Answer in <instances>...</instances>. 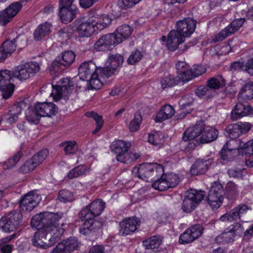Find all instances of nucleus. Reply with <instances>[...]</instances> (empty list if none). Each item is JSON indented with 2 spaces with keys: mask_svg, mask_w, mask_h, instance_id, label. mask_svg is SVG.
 Here are the masks:
<instances>
[{
  "mask_svg": "<svg viewBox=\"0 0 253 253\" xmlns=\"http://www.w3.org/2000/svg\"><path fill=\"white\" fill-rule=\"evenodd\" d=\"M161 243V240L159 237L153 236L143 242V245L147 249H153L157 248Z\"/></svg>",
  "mask_w": 253,
  "mask_h": 253,
  "instance_id": "obj_41",
  "label": "nucleus"
},
{
  "mask_svg": "<svg viewBox=\"0 0 253 253\" xmlns=\"http://www.w3.org/2000/svg\"><path fill=\"white\" fill-rule=\"evenodd\" d=\"M130 146V144L129 143L122 140H118L112 143L111 149L112 151L116 154V156H117L127 151Z\"/></svg>",
  "mask_w": 253,
  "mask_h": 253,
  "instance_id": "obj_31",
  "label": "nucleus"
},
{
  "mask_svg": "<svg viewBox=\"0 0 253 253\" xmlns=\"http://www.w3.org/2000/svg\"><path fill=\"white\" fill-rule=\"evenodd\" d=\"M165 177L169 188L176 186L179 181V177L174 173H170L166 174L165 175Z\"/></svg>",
  "mask_w": 253,
  "mask_h": 253,
  "instance_id": "obj_55",
  "label": "nucleus"
},
{
  "mask_svg": "<svg viewBox=\"0 0 253 253\" xmlns=\"http://www.w3.org/2000/svg\"><path fill=\"white\" fill-rule=\"evenodd\" d=\"M100 70L101 76L106 78L111 77L112 75L114 74L115 71H116L115 69H113V68L107 64V63H106L105 67Z\"/></svg>",
  "mask_w": 253,
  "mask_h": 253,
  "instance_id": "obj_60",
  "label": "nucleus"
},
{
  "mask_svg": "<svg viewBox=\"0 0 253 253\" xmlns=\"http://www.w3.org/2000/svg\"><path fill=\"white\" fill-rule=\"evenodd\" d=\"M59 13L61 20L67 23L75 17L76 11L73 7H60Z\"/></svg>",
  "mask_w": 253,
  "mask_h": 253,
  "instance_id": "obj_32",
  "label": "nucleus"
},
{
  "mask_svg": "<svg viewBox=\"0 0 253 253\" xmlns=\"http://www.w3.org/2000/svg\"><path fill=\"white\" fill-rule=\"evenodd\" d=\"M225 84V80L221 75H217L207 81V85L211 89H218Z\"/></svg>",
  "mask_w": 253,
  "mask_h": 253,
  "instance_id": "obj_37",
  "label": "nucleus"
},
{
  "mask_svg": "<svg viewBox=\"0 0 253 253\" xmlns=\"http://www.w3.org/2000/svg\"><path fill=\"white\" fill-rule=\"evenodd\" d=\"M22 8V4L19 1L14 2L10 4L8 7L6 8L8 14L13 18L19 12Z\"/></svg>",
  "mask_w": 253,
  "mask_h": 253,
  "instance_id": "obj_51",
  "label": "nucleus"
},
{
  "mask_svg": "<svg viewBox=\"0 0 253 253\" xmlns=\"http://www.w3.org/2000/svg\"><path fill=\"white\" fill-rule=\"evenodd\" d=\"M197 22L193 19L188 17L178 21L176 24V30L184 38H189L195 31Z\"/></svg>",
  "mask_w": 253,
  "mask_h": 253,
  "instance_id": "obj_13",
  "label": "nucleus"
},
{
  "mask_svg": "<svg viewBox=\"0 0 253 253\" xmlns=\"http://www.w3.org/2000/svg\"><path fill=\"white\" fill-rule=\"evenodd\" d=\"M105 203L98 199L92 202L89 205L84 208L79 212V217L84 219H91L99 215L105 208Z\"/></svg>",
  "mask_w": 253,
  "mask_h": 253,
  "instance_id": "obj_6",
  "label": "nucleus"
},
{
  "mask_svg": "<svg viewBox=\"0 0 253 253\" xmlns=\"http://www.w3.org/2000/svg\"><path fill=\"white\" fill-rule=\"evenodd\" d=\"M116 159L118 161L123 163H130L132 162L131 152L128 153L126 151L121 155L116 156Z\"/></svg>",
  "mask_w": 253,
  "mask_h": 253,
  "instance_id": "obj_63",
  "label": "nucleus"
},
{
  "mask_svg": "<svg viewBox=\"0 0 253 253\" xmlns=\"http://www.w3.org/2000/svg\"><path fill=\"white\" fill-rule=\"evenodd\" d=\"M210 159L207 160H198L191 167L190 172L192 175L204 174L211 164Z\"/></svg>",
  "mask_w": 253,
  "mask_h": 253,
  "instance_id": "obj_27",
  "label": "nucleus"
},
{
  "mask_svg": "<svg viewBox=\"0 0 253 253\" xmlns=\"http://www.w3.org/2000/svg\"><path fill=\"white\" fill-rule=\"evenodd\" d=\"M79 245V242L76 237H70L58 243L52 250V253H71L77 250Z\"/></svg>",
  "mask_w": 253,
  "mask_h": 253,
  "instance_id": "obj_14",
  "label": "nucleus"
},
{
  "mask_svg": "<svg viewBox=\"0 0 253 253\" xmlns=\"http://www.w3.org/2000/svg\"><path fill=\"white\" fill-rule=\"evenodd\" d=\"M36 163L32 158L27 160L20 168V171L23 173H28L33 169L37 167Z\"/></svg>",
  "mask_w": 253,
  "mask_h": 253,
  "instance_id": "obj_52",
  "label": "nucleus"
},
{
  "mask_svg": "<svg viewBox=\"0 0 253 253\" xmlns=\"http://www.w3.org/2000/svg\"><path fill=\"white\" fill-rule=\"evenodd\" d=\"M205 192L190 189L187 191L182 204V210L184 212H190L194 210L205 197Z\"/></svg>",
  "mask_w": 253,
  "mask_h": 253,
  "instance_id": "obj_3",
  "label": "nucleus"
},
{
  "mask_svg": "<svg viewBox=\"0 0 253 253\" xmlns=\"http://www.w3.org/2000/svg\"><path fill=\"white\" fill-rule=\"evenodd\" d=\"M117 42L115 34H109L102 36L94 44V48L98 51L108 50L116 45Z\"/></svg>",
  "mask_w": 253,
  "mask_h": 253,
  "instance_id": "obj_15",
  "label": "nucleus"
},
{
  "mask_svg": "<svg viewBox=\"0 0 253 253\" xmlns=\"http://www.w3.org/2000/svg\"><path fill=\"white\" fill-rule=\"evenodd\" d=\"M62 217V213L49 212L34 216L31 224L38 228V230L32 239V245L40 249H46L52 246L64 232V229L58 223Z\"/></svg>",
  "mask_w": 253,
  "mask_h": 253,
  "instance_id": "obj_1",
  "label": "nucleus"
},
{
  "mask_svg": "<svg viewBox=\"0 0 253 253\" xmlns=\"http://www.w3.org/2000/svg\"><path fill=\"white\" fill-rule=\"evenodd\" d=\"M124 60V57L122 55L116 54L110 55L108 57L106 63L112 66L113 69L117 70L119 67L122 66Z\"/></svg>",
  "mask_w": 253,
  "mask_h": 253,
  "instance_id": "obj_38",
  "label": "nucleus"
},
{
  "mask_svg": "<svg viewBox=\"0 0 253 253\" xmlns=\"http://www.w3.org/2000/svg\"><path fill=\"white\" fill-rule=\"evenodd\" d=\"M26 117L28 121L36 124L39 123L40 118L41 117L34 109V110L29 109L26 113Z\"/></svg>",
  "mask_w": 253,
  "mask_h": 253,
  "instance_id": "obj_50",
  "label": "nucleus"
},
{
  "mask_svg": "<svg viewBox=\"0 0 253 253\" xmlns=\"http://www.w3.org/2000/svg\"><path fill=\"white\" fill-rule=\"evenodd\" d=\"M139 226L137 218H129L120 223V234L126 236L134 232Z\"/></svg>",
  "mask_w": 253,
  "mask_h": 253,
  "instance_id": "obj_20",
  "label": "nucleus"
},
{
  "mask_svg": "<svg viewBox=\"0 0 253 253\" xmlns=\"http://www.w3.org/2000/svg\"><path fill=\"white\" fill-rule=\"evenodd\" d=\"M60 146L64 147V151L66 155L74 154L78 150V146L75 141H67L62 143Z\"/></svg>",
  "mask_w": 253,
  "mask_h": 253,
  "instance_id": "obj_43",
  "label": "nucleus"
},
{
  "mask_svg": "<svg viewBox=\"0 0 253 253\" xmlns=\"http://www.w3.org/2000/svg\"><path fill=\"white\" fill-rule=\"evenodd\" d=\"M13 18L10 16L6 9L0 12V24L4 25L8 23Z\"/></svg>",
  "mask_w": 253,
  "mask_h": 253,
  "instance_id": "obj_64",
  "label": "nucleus"
},
{
  "mask_svg": "<svg viewBox=\"0 0 253 253\" xmlns=\"http://www.w3.org/2000/svg\"><path fill=\"white\" fill-rule=\"evenodd\" d=\"M97 17H91L85 20L78 21L76 31L80 37H90L97 32Z\"/></svg>",
  "mask_w": 253,
  "mask_h": 253,
  "instance_id": "obj_8",
  "label": "nucleus"
},
{
  "mask_svg": "<svg viewBox=\"0 0 253 253\" xmlns=\"http://www.w3.org/2000/svg\"><path fill=\"white\" fill-rule=\"evenodd\" d=\"M193 102V98L191 95L183 96L179 101L180 107L183 109L187 106H190Z\"/></svg>",
  "mask_w": 253,
  "mask_h": 253,
  "instance_id": "obj_62",
  "label": "nucleus"
},
{
  "mask_svg": "<svg viewBox=\"0 0 253 253\" xmlns=\"http://www.w3.org/2000/svg\"><path fill=\"white\" fill-rule=\"evenodd\" d=\"M203 129H204L203 122L202 121L197 122L195 126L186 129L182 137L183 140L187 141L194 139L201 134Z\"/></svg>",
  "mask_w": 253,
  "mask_h": 253,
  "instance_id": "obj_24",
  "label": "nucleus"
},
{
  "mask_svg": "<svg viewBox=\"0 0 253 253\" xmlns=\"http://www.w3.org/2000/svg\"><path fill=\"white\" fill-rule=\"evenodd\" d=\"M244 22L245 19L244 18H239L233 20L230 25L216 35L214 41H222L227 37L235 33L242 27Z\"/></svg>",
  "mask_w": 253,
  "mask_h": 253,
  "instance_id": "obj_17",
  "label": "nucleus"
},
{
  "mask_svg": "<svg viewBox=\"0 0 253 253\" xmlns=\"http://www.w3.org/2000/svg\"><path fill=\"white\" fill-rule=\"evenodd\" d=\"M88 81L91 89H98L102 86V82L98 78V76L95 73L90 77Z\"/></svg>",
  "mask_w": 253,
  "mask_h": 253,
  "instance_id": "obj_59",
  "label": "nucleus"
},
{
  "mask_svg": "<svg viewBox=\"0 0 253 253\" xmlns=\"http://www.w3.org/2000/svg\"><path fill=\"white\" fill-rule=\"evenodd\" d=\"M225 192L223 186L218 182H214L209 192L208 202L212 209L218 208L222 203Z\"/></svg>",
  "mask_w": 253,
  "mask_h": 253,
  "instance_id": "obj_7",
  "label": "nucleus"
},
{
  "mask_svg": "<svg viewBox=\"0 0 253 253\" xmlns=\"http://www.w3.org/2000/svg\"><path fill=\"white\" fill-rule=\"evenodd\" d=\"M85 116L93 119L96 122V127L92 131L93 134L96 133L101 128L103 124V121L101 116L98 115L94 112H88L85 113Z\"/></svg>",
  "mask_w": 253,
  "mask_h": 253,
  "instance_id": "obj_40",
  "label": "nucleus"
},
{
  "mask_svg": "<svg viewBox=\"0 0 253 253\" xmlns=\"http://www.w3.org/2000/svg\"><path fill=\"white\" fill-rule=\"evenodd\" d=\"M239 99L244 101L253 98V83L252 82L246 84L240 90L238 95Z\"/></svg>",
  "mask_w": 253,
  "mask_h": 253,
  "instance_id": "obj_34",
  "label": "nucleus"
},
{
  "mask_svg": "<svg viewBox=\"0 0 253 253\" xmlns=\"http://www.w3.org/2000/svg\"><path fill=\"white\" fill-rule=\"evenodd\" d=\"M251 209L246 204H240L231 210V214L235 220H240L245 221L246 214L250 211Z\"/></svg>",
  "mask_w": 253,
  "mask_h": 253,
  "instance_id": "obj_26",
  "label": "nucleus"
},
{
  "mask_svg": "<svg viewBox=\"0 0 253 253\" xmlns=\"http://www.w3.org/2000/svg\"><path fill=\"white\" fill-rule=\"evenodd\" d=\"M175 111L171 105H165L157 114L155 120L156 122H162L172 117Z\"/></svg>",
  "mask_w": 253,
  "mask_h": 253,
  "instance_id": "obj_28",
  "label": "nucleus"
},
{
  "mask_svg": "<svg viewBox=\"0 0 253 253\" xmlns=\"http://www.w3.org/2000/svg\"><path fill=\"white\" fill-rule=\"evenodd\" d=\"M22 216L19 211H11L0 218V230L7 233L14 231L20 225Z\"/></svg>",
  "mask_w": 253,
  "mask_h": 253,
  "instance_id": "obj_4",
  "label": "nucleus"
},
{
  "mask_svg": "<svg viewBox=\"0 0 253 253\" xmlns=\"http://www.w3.org/2000/svg\"><path fill=\"white\" fill-rule=\"evenodd\" d=\"M203 227L200 224L194 225L187 229L180 235V244H187L193 242L202 234Z\"/></svg>",
  "mask_w": 253,
  "mask_h": 253,
  "instance_id": "obj_12",
  "label": "nucleus"
},
{
  "mask_svg": "<svg viewBox=\"0 0 253 253\" xmlns=\"http://www.w3.org/2000/svg\"><path fill=\"white\" fill-rule=\"evenodd\" d=\"M237 154V152H234L233 150H229L227 148H225L224 145L220 152V156L221 159L224 160L230 161L233 159L234 156Z\"/></svg>",
  "mask_w": 253,
  "mask_h": 253,
  "instance_id": "obj_56",
  "label": "nucleus"
},
{
  "mask_svg": "<svg viewBox=\"0 0 253 253\" xmlns=\"http://www.w3.org/2000/svg\"><path fill=\"white\" fill-rule=\"evenodd\" d=\"M211 90L208 86L201 85L199 86L195 91V93L199 97H203L204 96H209L211 94Z\"/></svg>",
  "mask_w": 253,
  "mask_h": 253,
  "instance_id": "obj_61",
  "label": "nucleus"
},
{
  "mask_svg": "<svg viewBox=\"0 0 253 253\" xmlns=\"http://www.w3.org/2000/svg\"><path fill=\"white\" fill-rule=\"evenodd\" d=\"M218 135V131L212 127H207L200 137V143H206L215 140Z\"/></svg>",
  "mask_w": 253,
  "mask_h": 253,
  "instance_id": "obj_36",
  "label": "nucleus"
},
{
  "mask_svg": "<svg viewBox=\"0 0 253 253\" xmlns=\"http://www.w3.org/2000/svg\"><path fill=\"white\" fill-rule=\"evenodd\" d=\"M178 77L179 80L183 82H188L195 78L193 74V70L190 69L178 74Z\"/></svg>",
  "mask_w": 253,
  "mask_h": 253,
  "instance_id": "obj_58",
  "label": "nucleus"
},
{
  "mask_svg": "<svg viewBox=\"0 0 253 253\" xmlns=\"http://www.w3.org/2000/svg\"><path fill=\"white\" fill-rule=\"evenodd\" d=\"M224 131L225 135L230 138H237L241 134L239 126L236 124L228 125Z\"/></svg>",
  "mask_w": 253,
  "mask_h": 253,
  "instance_id": "obj_39",
  "label": "nucleus"
},
{
  "mask_svg": "<svg viewBox=\"0 0 253 253\" xmlns=\"http://www.w3.org/2000/svg\"><path fill=\"white\" fill-rule=\"evenodd\" d=\"M85 220L83 226L80 228L81 233L86 235L89 234L90 232H94L96 230L99 229L102 226V222L91 219H84Z\"/></svg>",
  "mask_w": 253,
  "mask_h": 253,
  "instance_id": "obj_25",
  "label": "nucleus"
},
{
  "mask_svg": "<svg viewBox=\"0 0 253 253\" xmlns=\"http://www.w3.org/2000/svg\"><path fill=\"white\" fill-rule=\"evenodd\" d=\"M143 56V53L136 49L132 51L127 59V63L129 65H134L139 62Z\"/></svg>",
  "mask_w": 253,
  "mask_h": 253,
  "instance_id": "obj_47",
  "label": "nucleus"
},
{
  "mask_svg": "<svg viewBox=\"0 0 253 253\" xmlns=\"http://www.w3.org/2000/svg\"><path fill=\"white\" fill-rule=\"evenodd\" d=\"M22 156L21 152H17L12 158L9 159L6 162L3 163L4 169H10L13 168L18 162Z\"/></svg>",
  "mask_w": 253,
  "mask_h": 253,
  "instance_id": "obj_44",
  "label": "nucleus"
},
{
  "mask_svg": "<svg viewBox=\"0 0 253 253\" xmlns=\"http://www.w3.org/2000/svg\"><path fill=\"white\" fill-rule=\"evenodd\" d=\"M96 66L91 62L83 63L79 68V76L83 81H88V79L96 72Z\"/></svg>",
  "mask_w": 253,
  "mask_h": 253,
  "instance_id": "obj_23",
  "label": "nucleus"
},
{
  "mask_svg": "<svg viewBox=\"0 0 253 253\" xmlns=\"http://www.w3.org/2000/svg\"><path fill=\"white\" fill-rule=\"evenodd\" d=\"M26 38L24 36H18L12 41L6 40L4 41L0 48L3 51L10 56L16 48V43L22 46L26 44Z\"/></svg>",
  "mask_w": 253,
  "mask_h": 253,
  "instance_id": "obj_21",
  "label": "nucleus"
},
{
  "mask_svg": "<svg viewBox=\"0 0 253 253\" xmlns=\"http://www.w3.org/2000/svg\"><path fill=\"white\" fill-rule=\"evenodd\" d=\"M178 80L172 76H168L163 78L161 81V85L163 89L167 87H171L177 84Z\"/></svg>",
  "mask_w": 253,
  "mask_h": 253,
  "instance_id": "obj_42",
  "label": "nucleus"
},
{
  "mask_svg": "<svg viewBox=\"0 0 253 253\" xmlns=\"http://www.w3.org/2000/svg\"><path fill=\"white\" fill-rule=\"evenodd\" d=\"M132 28L129 25L124 24L117 28L116 33H114L116 37L117 42L121 43L124 40L127 39L131 34Z\"/></svg>",
  "mask_w": 253,
  "mask_h": 253,
  "instance_id": "obj_30",
  "label": "nucleus"
},
{
  "mask_svg": "<svg viewBox=\"0 0 253 253\" xmlns=\"http://www.w3.org/2000/svg\"><path fill=\"white\" fill-rule=\"evenodd\" d=\"M152 186L159 191H165L169 188L165 177L163 178L162 176L153 182Z\"/></svg>",
  "mask_w": 253,
  "mask_h": 253,
  "instance_id": "obj_46",
  "label": "nucleus"
},
{
  "mask_svg": "<svg viewBox=\"0 0 253 253\" xmlns=\"http://www.w3.org/2000/svg\"><path fill=\"white\" fill-rule=\"evenodd\" d=\"M48 155V151L47 149H43L35 154L32 158L36 163L37 166L42 163Z\"/></svg>",
  "mask_w": 253,
  "mask_h": 253,
  "instance_id": "obj_53",
  "label": "nucleus"
},
{
  "mask_svg": "<svg viewBox=\"0 0 253 253\" xmlns=\"http://www.w3.org/2000/svg\"><path fill=\"white\" fill-rule=\"evenodd\" d=\"M235 236L228 230V228L225 229V231L222 232L220 236L217 237V240L219 241L222 240L221 242L225 243H229L233 242L234 240Z\"/></svg>",
  "mask_w": 253,
  "mask_h": 253,
  "instance_id": "obj_45",
  "label": "nucleus"
},
{
  "mask_svg": "<svg viewBox=\"0 0 253 253\" xmlns=\"http://www.w3.org/2000/svg\"><path fill=\"white\" fill-rule=\"evenodd\" d=\"M142 121V117L140 114H136L134 118L129 124V129L131 132H135L138 130Z\"/></svg>",
  "mask_w": 253,
  "mask_h": 253,
  "instance_id": "obj_48",
  "label": "nucleus"
},
{
  "mask_svg": "<svg viewBox=\"0 0 253 253\" xmlns=\"http://www.w3.org/2000/svg\"><path fill=\"white\" fill-rule=\"evenodd\" d=\"M40 69L39 64L34 61L20 65L11 71V79L16 78L20 81L27 80L39 72Z\"/></svg>",
  "mask_w": 253,
  "mask_h": 253,
  "instance_id": "obj_5",
  "label": "nucleus"
},
{
  "mask_svg": "<svg viewBox=\"0 0 253 253\" xmlns=\"http://www.w3.org/2000/svg\"><path fill=\"white\" fill-rule=\"evenodd\" d=\"M164 173L163 166L157 163L142 164L134 167L132 170L134 177H138L148 182H154L162 177Z\"/></svg>",
  "mask_w": 253,
  "mask_h": 253,
  "instance_id": "obj_2",
  "label": "nucleus"
},
{
  "mask_svg": "<svg viewBox=\"0 0 253 253\" xmlns=\"http://www.w3.org/2000/svg\"><path fill=\"white\" fill-rule=\"evenodd\" d=\"M58 198L60 202L64 203L71 202L73 200L72 193L65 189L59 191Z\"/></svg>",
  "mask_w": 253,
  "mask_h": 253,
  "instance_id": "obj_54",
  "label": "nucleus"
},
{
  "mask_svg": "<svg viewBox=\"0 0 253 253\" xmlns=\"http://www.w3.org/2000/svg\"><path fill=\"white\" fill-rule=\"evenodd\" d=\"M52 91L51 93L54 101L59 100L62 97H66L74 88L73 81L68 78L60 80L57 84L52 85Z\"/></svg>",
  "mask_w": 253,
  "mask_h": 253,
  "instance_id": "obj_9",
  "label": "nucleus"
},
{
  "mask_svg": "<svg viewBox=\"0 0 253 253\" xmlns=\"http://www.w3.org/2000/svg\"><path fill=\"white\" fill-rule=\"evenodd\" d=\"M35 109L42 117H51L58 111L55 105L51 102H38L35 105Z\"/></svg>",
  "mask_w": 253,
  "mask_h": 253,
  "instance_id": "obj_18",
  "label": "nucleus"
},
{
  "mask_svg": "<svg viewBox=\"0 0 253 253\" xmlns=\"http://www.w3.org/2000/svg\"><path fill=\"white\" fill-rule=\"evenodd\" d=\"M41 196L34 191H30L20 200L19 208L20 210L25 211H31L40 202Z\"/></svg>",
  "mask_w": 253,
  "mask_h": 253,
  "instance_id": "obj_11",
  "label": "nucleus"
},
{
  "mask_svg": "<svg viewBox=\"0 0 253 253\" xmlns=\"http://www.w3.org/2000/svg\"><path fill=\"white\" fill-rule=\"evenodd\" d=\"M21 111V107L18 104L14 105L9 112L4 116V119L7 123L11 124L17 120Z\"/></svg>",
  "mask_w": 253,
  "mask_h": 253,
  "instance_id": "obj_35",
  "label": "nucleus"
},
{
  "mask_svg": "<svg viewBox=\"0 0 253 253\" xmlns=\"http://www.w3.org/2000/svg\"><path fill=\"white\" fill-rule=\"evenodd\" d=\"M183 36L180 35L177 31L171 30L168 36L167 47L170 51H174L178 46L185 41Z\"/></svg>",
  "mask_w": 253,
  "mask_h": 253,
  "instance_id": "obj_22",
  "label": "nucleus"
},
{
  "mask_svg": "<svg viewBox=\"0 0 253 253\" xmlns=\"http://www.w3.org/2000/svg\"><path fill=\"white\" fill-rule=\"evenodd\" d=\"M11 80V71H0V90L2 91V96L4 99L9 98L14 91V85L10 83Z\"/></svg>",
  "mask_w": 253,
  "mask_h": 253,
  "instance_id": "obj_10",
  "label": "nucleus"
},
{
  "mask_svg": "<svg viewBox=\"0 0 253 253\" xmlns=\"http://www.w3.org/2000/svg\"><path fill=\"white\" fill-rule=\"evenodd\" d=\"M228 230L235 236H241L244 233V229L243 226L239 223L236 222L231 225L228 227Z\"/></svg>",
  "mask_w": 253,
  "mask_h": 253,
  "instance_id": "obj_57",
  "label": "nucleus"
},
{
  "mask_svg": "<svg viewBox=\"0 0 253 253\" xmlns=\"http://www.w3.org/2000/svg\"><path fill=\"white\" fill-rule=\"evenodd\" d=\"M253 114V108L251 106L238 103L233 109L231 113V118L233 121Z\"/></svg>",
  "mask_w": 253,
  "mask_h": 253,
  "instance_id": "obj_19",
  "label": "nucleus"
},
{
  "mask_svg": "<svg viewBox=\"0 0 253 253\" xmlns=\"http://www.w3.org/2000/svg\"><path fill=\"white\" fill-rule=\"evenodd\" d=\"M97 21L98 30H101L111 24L112 19L108 15H103L100 19L97 17Z\"/></svg>",
  "mask_w": 253,
  "mask_h": 253,
  "instance_id": "obj_49",
  "label": "nucleus"
},
{
  "mask_svg": "<svg viewBox=\"0 0 253 253\" xmlns=\"http://www.w3.org/2000/svg\"><path fill=\"white\" fill-rule=\"evenodd\" d=\"M246 143L243 142L241 139L239 138H231L224 145L225 148H227L229 150H233L234 152H237V151L239 149H241L243 153H245V148L247 146Z\"/></svg>",
  "mask_w": 253,
  "mask_h": 253,
  "instance_id": "obj_33",
  "label": "nucleus"
},
{
  "mask_svg": "<svg viewBox=\"0 0 253 253\" xmlns=\"http://www.w3.org/2000/svg\"><path fill=\"white\" fill-rule=\"evenodd\" d=\"M51 25L45 22L39 25L35 30L33 36L34 40L39 41L41 40L50 32Z\"/></svg>",
  "mask_w": 253,
  "mask_h": 253,
  "instance_id": "obj_29",
  "label": "nucleus"
},
{
  "mask_svg": "<svg viewBox=\"0 0 253 253\" xmlns=\"http://www.w3.org/2000/svg\"><path fill=\"white\" fill-rule=\"evenodd\" d=\"M75 58V54L74 52L72 51H65L53 62L51 70L58 71L59 67L69 66L73 63Z\"/></svg>",
  "mask_w": 253,
  "mask_h": 253,
  "instance_id": "obj_16",
  "label": "nucleus"
}]
</instances>
